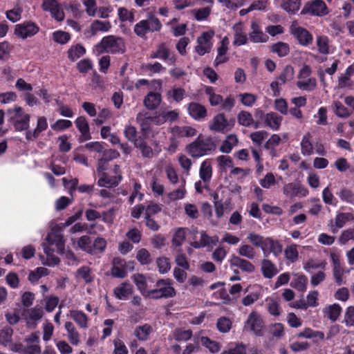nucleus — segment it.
<instances>
[{
  "label": "nucleus",
  "instance_id": "nucleus-10",
  "mask_svg": "<svg viewBox=\"0 0 354 354\" xmlns=\"http://www.w3.org/2000/svg\"><path fill=\"white\" fill-rule=\"evenodd\" d=\"M39 30V26L32 21H24L17 24L15 28V34L18 37L25 39L36 35Z\"/></svg>",
  "mask_w": 354,
  "mask_h": 354
},
{
  "label": "nucleus",
  "instance_id": "nucleus-22",
  "mask_svg": "<svg viewBox=\"0 0 354 354\" xmlns=\"http://www.w3.org/2000/svg\"><path fill=\"white\" fill-rule=\"evenodd\" d=\"M187 109L189 115L196 120L205 119L207 115L206 108L199 103H189Z\"/></svg>",
  "mask_w": 354,
  "mask_h": 354
},
{
  "label": "nucleus",
  "instance_id": "nucleus-14",
  "mask_svg": "<svg viewBox=\"0 0 354 354\" xmlns=\"http://www.w3.org/2000/svg\"><path fill=\"white\" fill-rule=\"evenodd\" d=\"M151 59H160L163 61H167L169 64H174L176 62V56L171 52L168 46L165 43H161L157 46L155 51L150 55Z\"/></svg>",
  "mask_w": 354,
  "mask_h": 354
},
{
  "label": "nucleus",
  "instance_id": "nucleus-4",
  "mask_svg": "<svg viewBox=\"0 0 354 354\" xmlns=\"http://www.w3.org/2000/svg\"><path fill=\"white\" fill-rule=\"evenodd\" d=\"M173 284L170 279H159L156 283V288L147 292V297L153 299L174 297L176 295V291Z\"/></svg>",
  "mask_w": 354,
  "mask_h": 354
},
{
  "label": "nucleus",
  "instance_id": "nucleus-40",
  "mask_svg": "<svg viewBox=\"0 0 354 354\" xmlns=\"http://www.w3.org/2000/svg\"><path fill=\"white\" fill-rule=\"evenodd\" d=\"M342 313V308L339 304H334L326 307L324 310L325 317L332 322H335Z\"/></svg>",
  "mask_w": 354,
  "mask_h": 354
},
{
  "label": "nucleus",
  "instance_id": "nucleus-15",
  "mask_svg": "<svg viewBox=\"0 0 354 354\" xmlns=\"http://www.w3.org/2000/svg\"><path fill=\"white\" fill-rule=\"evenodd\" d=\"M42 316L43 310L40 307L28 308L22 313V317L29 328H35L37 326V322L41 319Z\"/></svg>",
  "mask_w": 354,
  "mask_h": 354
},
{
  "label": "nucleus",
  "instance_id": "nucleus-51",
  "mask_svg": "<svg viewBox=\"0 0 354 354\" xmlns=\"http://www.w3.org/2000/svg\"><path fill=\"white\" fill-rule=\"evenodd\" d=\"M192 337V330H184L183 328H176L173 331V337L178 342H186L190 339Z\"/></svg>",
  "mask_w": 354,
  "mask_h": 354
},
{
  "label": "nucleus",
  "instance_id": "nucleus-11",
  "mask_svg": "<svg viewBox=\"0 0 354 354\" xmlns=\"http://www.w3.org/2000/svg\"><path fill=\"white\" fill-rule=\"evenodd\" d=\"M41 8L44 11L50 12L52 17L57 21L64 19V12L57 0H43Z\"/></svg>",
  "mask_w": 354,
  "mask_h": 354
},
{
  "label": "nucleus",
  "instance_id": "nucleus-34",
  "mask_svg": "<svg viewBox=\"0 0 354 354\" xmlns=\"http://www.w3.org/2000/svg\"><path fill=\"white\" fill-rule=\"evenodd\" d=\"M312 135L308 132L304 135L301 141V152L304 156H311L313 153V145L311 142Z\"/></svg>",
  "mask_w": 354,
  "mask_h": 354
},
{
  "label": "nucleus",
  "instance_id": "nucleus-18",
  "mask_svg": "<svg viewBox=\"0 0 354 354\" xmlns=\"http://www.w3.org/2000/svg\"><path fill=\"white\" fill-rule=\"evenodd\" d=\"M76 127L80 133L78 138L80 142L91 139L88 122L84 116H79L75 121Z\"/></svg>",
  "mask_w": 354,
  "mask_h": 354
},
{
  "label": "nucleus",
  "instance_id": "nucleus-63",
  "mask_svg": "<svg viewBox=\"0 0 354 354\" xmlns=\"http://www.w3.org/2000/svg\"><path fill=\"white\" fill-rule=\"evenodd\" d=\"M175 262L184 270L189 269V263L180 248L176 249Z\"/></svg>",
  "mask_w": 354,
  "mask_h": 354
},
{
  "label": "nucleus",
  "instance_id": "nucleus-54",
  "mask_svg": "<svg viewBox=\"0 0 354 354\" xmlns=\"http://www.w3.org/2000/svg\"><path fill=\"white\" fill-rule=\"evenodd\" d=\"M106 241L102 237L96 238L91 246V250L93 253H90V254L95 255L98 253L102 254L104 252L106 248Z\"/></svg>",
  "mask_w": 354,
  "mask_h": 354
},
{
  "label": "nucleus",
  "instance_id": "nucleus-35",
  "mask_svg": "<svg viewBox=\"0 0 354 354\" xmlns=\"http://www.w3.org/2000/svg\"><path fill=\"white\" fill-rule=\"evenodd\" d=\"M111 27L112 26L110 21L96 19L91 23L90 29L91 34L95 35L99 32H108Z\"/></svg>",
  "mask_w": 354,
  "mask_h": 354
},
{
  "label": "nucleus",
  "instance_id": "nucleus-12",
  "mask_svg": "<svg viewBox=\"0 0 354 354\" xmlns=\"http://www.w3.org/2000/svg\"><path fill=\"white\" fill-rule=\"evenodd\" d=\"M214 35L213 32H204L197 38V45L195 46V50L200 56L209 53L212 48V39Z\"/></svg>",
  "mask_w": 354,
  "mask_h": 354
},
{
  "label": "nucleus",
  "instance_id": "nucleus-2",
  "mask_svg": "<svg viewBox=\"0 0 354 354\" xmlns=\"http://www.w3.org/2000/svg\"><path fill=\"white\" fill-rule=\"evenodd\" d=\"M216 144L210 137L198 136L186 147L188 153L193 158H200L216 149Z\"/></svg>",
  "mask_w": 354,
  "mask_h": 354
},
{
  "label": "nucleus",
  "instance_id": "nucleus-61",
  "mask_svg": "<svg viewBox=\"0 0 354 354\" xmlns=\"http://www.w3.org/2000/svg\"><path fill=\"white\" fill-rule=\"evenodd\" d=\"M219 3L222 5V6L226 8L227 9L231 10H235L239 8L242 7L245 3V0H217Z\"/></svg>",
  "mask_w": 354,
  "mask_h": 354
},
{
  "label": "nucleus",
  "instance_id": "nucleus-55",
  "mask_svg": "<svg viewBox=\"0 0 354 354\" xmlns=\"http://www.w3.org/2000/svg\"><path fill=\"white\" fill-rule=\"evenodd\" d=\"M270 334L275 338L281 339L284 335V325L281 323H274L269 326Z\"/></svg>",
  "mask_w": 354,
  "mask_h": 354
},
{
  "label": "nucleus",
  "instance_id": "nucleus-44",
  "mask_svg": "<svg viewBox=\"0 0 354 354\" xmlns=\"http://www.w3.org/2000/svg\"><path fill=\"white\" fill-rule=\"evenodd\" d=\"M270 48L272 53L277 54V55L280 57H285L290 53L289 45L287 43L283 41H279L272 44Z\"/></svg>",
  "mask_w": 354,
  "mask_h": 354
},
{
  "label": "nucleus",
  "instance_id": "nucleus-49",
  "mask_svg": "<svg viewBox=\"0 0 354 354\" xmlns=\"http://www.w3.org/2000/svg\"><path fill=\"white\" fill-rule=\"evenodd\" d=\"M185 95V90L180 87L173 88L167 93L168 99L171 98L177 103L181 102L184 99Z\"/></svg>",
  "mask_w": 354,
  "mask_h": 354
},
{
  "label": "nucleus",
  "instance_id": "nucleus-5",
  "mask_svg": "<svg viewBox=\"0 0 354 354\" xmlns=\"http://www.w3.org/2000/svg\"><path fill=\"white\" fill-rule=\"evenodd\" d=\"M8 121L11 122L17 131H23L29 129L30 115L26 113L20 106L8 110Z\"/></svg>",
  "mask_w": 354,
  "mask_h": 354
},
{
  "label": "nucleus",
  "instance_id": "nucleus-17",
  "mask_svg": "<svg viewBox=\"0 0 354 354\" xmlns=\"http://www.w3.org/2000/svg\"><path fill=\"white\" fill-rule=\"evenodd\" d=\"M261 250L266 257L271 253L274 257H278L282 252L283 246L278 240L273 239L271 237H266Z\"/></svg>",
  "mask_w": 354,
  "mask_h": 354
},
{
  "label": "nucleus",
  "instance_id": "nucleus-16",
  "mask_svg": "<svg viewBox=\"0 0 354 354\" xmlns=\"http://www.w3.org/2000/svg\"><path fill=\"white\" fill-rule=\"evenodd\" d=\"M25 354H41L40 338L37 332L30 333L24 339Z\"/></svg>",
  "mask_w": 354,
  "mask_h": 354
},
{
  "label": "nucleus",
  "instance_id": "nucleus-42",
  "mask_svg": "<svg viewBox=\"0 0 354 354\" xmlns=\"http://www.w3.org/2000/svg\"><path fill=\"white\" fill-rule=\"evenodd\" d=\"M151 332L152 327L146 324L137 326L134 330V335L140 341H146Z\"/></svg>",
  "mask_w": 354,
  "mask_h": 354
},
{
  "label": "nucleus",
  "instance_id": "nucleus-36",
  "mask_svg": "<svg viewBox=\"0 0 354 354\" xmlns=\"http://www.w3.org/2000/svg\"><path fill=\"white\" fill-rule=\"evenodd\" d=\"M185 184V179L182 178L178 187L168 194V198L173 201L183 199L187 193Z\"/></svg>",
  "mask_w": 354,
  "mask_h": 354
},
{
  "label": "nucleus",
  "instance_id": "nucleus-32",
  "mask_svg": "<svg viewBox=\"0 0 354 354\" xmlns=\"http://www.w3.org/2000/svg\"><path fill=\"white\" fill-rule=\"evenodd\" d=\"M46 241L49 245H55L59 252H63L64 249V239L63 235L59 232H51L48 234Z\"/></svg>",
  "mask_w": 354,
  "mask_h": 354
},
{
  "label": "nucleus",
  "instance_id": "nucleus-3",
  "mask_svg": "<svg viewBox=\"0 0 354 354\" xmlns=\"http://www.w3.org/2000/svg\"><path fill=\"white\" fill-rule=\"evenodd\" d=\"M162 27L160 19L152 12H149L146 19L140 21L134 26L133 31L138 37L145 38L148 32H160Z\"/></svg>",
  "mask_w": 354,
  "mask_h": 354
},
{
  "label": "nucleus",
  "instance_id": "nucleus-27",
  "mask_svg": "<svg viewBox=\"0 0 354 354\" xmlns=\"http://www.w3.org/2000/svg\"><path fill=\"white\" fill-rule=\"evenodd\" d=\"M162 101L161 95L159 93L150 92L144 98L145 106L150 111L156 109Z\"/></svg>",
  "mask_w": 354,
  "mask_h": 354
},
{
  "label": "nucleus",
  "instance_id": "nucleus-39",
  "mask_svg": "<svg viewBox=\"0 0 354 354\" xmlns=\"http://www.w3.org/2000/svg\"><path fill=\"white\" fill-rule=\"evenodd\" d=\"M238 142L237 136L235 134L228 135L220 147V151L223 153H229L237 145Z\"/></svg>",
  "mask_w": 354,
  "mask_h": 354
},
{
  "label": "nucleus",
  "instance_id": "nucleus-20",
  "mask_svg": "<svg viewBox=\"0 0 354 354\" xmlns=\"http://www.w3.org/2000/svg\"><path fill=\"white\" fill-rule=\"evenodd\" d=\"M237 121L239 125L245 127L258 129L261 127V122L254 120L252 115L247 111H241L238 113Z\"/></svg>",
  "mask_w": 354,
  "mask_h": 354
},
{
  "label": "nucleus",
  "instance_id": "nucleus-21",
  "mask_svg": "<svg viewBox=\"0 0 354 354\" xmlns=\"http://www.w3.org/2000/svg\"><path fill=\"white\" fill-rule=\"evenodd\" d=\"M251 32L249 33V39L253 43H266L268 41V36L261 29L256 21L251 22Z\"/></svg>",
  "mask_w": 354,
  "mask_h": 354
},
{
  "label": "nucleus",
  "instance_id": "nucleus-8",
  "mask_svg": "<svg viewBox=\"0 0 354 354\" xmlns=\"http://www.w3.org/2000/svg\"><path fill=\"white\" fill-rule=\"evenodd\" d=\"M234 119L228 120L224 113H220L214 115L209 122V129L212 131L226 133L234 127Z\"/></svg>",
  "mask_w": 354,
  "mask_h": 354
},
{
  "label": "nucleus",
  "instance_id": "nucleus-7",
  "mask_svg": "<svg viewBox=\"0 0 354 354\" xmlns=\"http://www.w3.org/2000/svg\"><path fill=\"white\" fill-rule=\"evenodd\" d=\"M330 12V9L323 0H310L306 3L301 11V15H310L322 17Z\"/></svg>",
  "mask_w": 354,
  "mask_h": 354
},
{
  "label": "nucleus",
  "instance_id": "nucleus-64",
  "mask_svg": "<svg viewBox=\"0 0 354 354\" xmlns=\"http://www.w3.org/2000/svg\"><path fill=\"white\" fill-rule=\"evenodd\" d=\"M91 240L88 236L84 235L82 236L77 241V246L82 250L83 251L90 254L93 253L91 250Z\"/></svg>",
  "mask_w": 354,
  "mask_h": 354
},
{
  "label": "nucleus",
  "instance_id": "nucleus-45",
  "mask_svg": "<svg viewBox=\"0 0 354 354\" xmlns=\"http://www.w3.org/2000/svg\"><path fill=\"white\" fill-rule=\"evenodd\" d=\"M297 277L292 281L290 286L296 290L304 292L306 290L308 279L304 274H295Z\"/></svg>",
  "mask_w": 354,
  "mask_h": 354
},
{
  "label": "nucleus",
  "instance_id": "nucleus-52",
  "mask_svg": "<svg viewBox=\"0 0 354 354\" xmlns=\"http://www.w3.org/2000/svg\"><path fill=\"white\" fill-rule=\"evenodd\" d=\"M297 336L299 338H319L323 339L324 338V333L321 331H315L310 328H305L302 331L299 333Z\"/></svg>",
  "mask_w": 354,
  "mask_h": 354
},
{
  "label": "nucleus",
  "instance_id": "nucleus-62",
  "mask_svg": "<svg viewBox=\"0 0 354 354\" xmlns=\"http://www.w3.org/2000/svg\"><path fill=\"white\" fill-rule=\"evenodd\" d=\"M165 172L166 174L169 182L171 184L176 185L178 183H180V179L179 178L176 169L174 168L172 165H167L165 168Z\"/></svg>",
  "mask_w": 354,
  "mask_h": 354
},
{
  "label": "nucleus",
  "instance_id": "nucleus-47",
  "mask_svg": "<svg viewBox=\"0 0 354 354\" xmlns=\"http://www.w3.org/2000/svg\"><path fill=\"white\" fill-rule=\"evenodd\" d=\"M185 240V229L183 227H179L176 230V231L173 235V238L171 240L172 246L175 248V250L178 249L182 245Z\"/></svg>",
  "mask_w": 354,
  "mask_h": 354
},
{
  "label": "nucleus",
  "instance_id": "nucleus-57",
  "mask_svg": "<svg viewBox=\"0 0 354 354\" xmlns=\"http://www.w3.org/2000/svg\"><path fill=\"white\" fill-rule=\"evenodd\" d=\"M232 322L226 317H221L218 319L216 327L219 332L226 333L229 332L232 328Z\"/></svg>",
  "mask_w": 354,
  "mask_h": 354
},
{
  "label": "nucleus",
  "instance_id": "nucleus-56",
  "mask_svg": "<svg viewBox=\"0 0 354 354\" xmlns=\"http://www.w3.org/2000/svg\"><path fill=\"white\" fill-rule=\"evenodd\" d=\"M201 342L212 353H216L221 349V345L218 342L213 341L207 337H201Z\"/></svg>",
  "mask_w": 354,
  "mask_h": 354
},
{
  "label": "nucleus",
  "instance_id": "nucleus-31",
  "mask_svg": "<svg viewBox=\"0 0 354 354\" xmlns=\"http://www.w3.org/2000/svg\"><path fill=\"white\" fill-rule=\"evenodd\" d=\"M75 277L77 279H82L85 283H91L94 281L91 268L86 266L79 268L75 272Z\"/></svg>",
  "mask_w": 354,
  "mask_h": 354
},
{
  "label": "nucleus",
  "instance_id": "nucleus-29",
  "mask_svg": "<svg viewBox=\"0 0 354 354\" xmlns=\"http://www.w3.org/2000/svg\"><path fill=\"white\" fill-rule=\"evenodd\" d=\"M261 272L266 279H272L278 273L277 266L268 259H263L261 261Z\"/></svg>",
  "mask_w": 354,
  "mask_h": 354
},
{
  "label": "nucleus",
  "instance_id": "nucleus-30",
  "mask_svg": "<svg viewBox=\"0 0 354 354\" xmlns=\"http://www.w3.org/2000/svg\"><path fill=\"white\" fill-rule=\"evenodd\" d=\"M134 146L140 150L143 158L151 159L154 156L153 149L142 138H139L138 141L136 142Z\"/></svg>",
  "mask_w": 354,
  "mask_h": 354
},
{
  "label": "nucleus",
  "instance_id": "nucleus-48",
  "mask_svg": "<svg viewBox=\"0 0 354 354\" xmlns=\"http://www.w3.org/2000/svg\"><path fill=\"white\" fill-rule=\"evenodd\" d=\"M85 53V48L80 44L71 46L67 52L68 57L72 62L75 61L76 59L84 55Z\"/></svg>",
  "mask_w": 354,
  "mask_h": 354
},
{
  "label": "nucleus",
  "instance_id": "nucleus-24",
  "mask_svg": "<svg viewBox=\"0 0 354 354\" xmlns=\"http://www.w3.org/2000/svg\"><path fill=\"white\" fill-rule=\"evenodd\" d=\"M230 263L232 266L237 267L242 271L249 273L253 272L255 270L254 266L251 262L235 255L232 256Z\"/></svg>",
  "mask_w": 354,
  "mask_h": 354
},
{
  "label": "nucleus",
  "instance_id": "nucleus-50",
  "mask_svg": "<svg viewBox=\"0 0 354 354\" xmlns=\"http://www.w3.org/2000/svg\"><path fill=\"white\" fill-rule=\"evenodd\" d=\"M284 255L285 258L290 262H296L299 259L297 245L296 244L288 245L284 250Z\"/></svg>",
  "mask_w": 354,
  "mask_h": 354
},
{
  "label": "nucleus",
  "instance_id": "nucleus-9",
  "mask_svg": "<svg viewBox=\"0 0 354 354\" xmlns=\"http://www.w3.org/2000/svg\"><path fill=\"white\" fill-rule=\"evenodd\" d=\"M265 324L261 317L256 311H252L244 324V330L252 332L257 336H263Z\"/></svg>",
  "mask_w": 354,
  "mask_h": 354
},
{
  "label": "nucleus",
  "instance_id": "nucleus-43",
  "mask_svg": "<svg viewBox=\"0 0 354 354\" xmlns=\"http://www.w3.org/2000/svg\"><path fill=\"white\" fill-rule=\"evenodd\" d=\"M71 318L79 325L80 328H88V317L82 311L71 310L70 312Z\"/></svg>",
  "mask_w": 354,
  "mask_h": 354
},
{
  "label": "nucleus",
  "instance_id": "nucleus-38",
  "mask_svg": "<svg viewBox=\"0 0 354 354\" xmlns=\"http://www.w3.org/2000/svg\"><path fill=\"white\" fill-rule=\"evenodd\" d=\"M65 329L68 333V339L69 342L77 346L79 344L80 339V334L76 330L73 324L71 322H66L64 324Z\"/></svg>",
  "mask_w": 354,
  "mask_h": 354
},
{
  "label": "nucleus",
  "instance_id": "nucleus-58",
  "mask_svg": "<svg viewBox=\"0 0 354 354\" xmlns=\"http://www.w3.org/2000/svg\"><path fill=\"white\" fill-rule=\"evenodd\" d=\"M238 253L248 259H253L256 256L254 248L248 244H242L238 249Z\"/></svg>",
  "mask_w": 354,
  "mask_h": 354
},
{
  "label": "nucleus",
  "instance_id": "nucleus-60",
  "mask_svg": "<svg viewBox=\"0 0 354 354\" xmlns=\"http://www.w3.org/2000/svg\"><path fill=\"white\" fill-rule=\"evenodd\" d=\"M353 216L351 213H338L335 218V223L337 228H342L346 222L352 221Z\"/></svg>",
  "mask_w": 354,
  "mask_h": 354
},
{
  "label": "nucleus",
  "instance_id": "nucleus-13",
  "mask_svg": "<svg viewBox=\"0 0 354 354\" xmlns=\"http://www.w3.org/2000/svg\"><path fill=\"white\" fill-rule=\"evenodd\" d=\"M290 32L291 34L297 39L300 45L307 46L313 43V35L306 28L292 24L290 27Z\"/></svg>",
  "mask_w": 354,
  "mask_h": 354
},
{
  "label": "nucleus",
  "instance_id": "nucleus-37",
  "mask_svg": "<svg viewBox=\"0 0 354 354\" xmlns=\"http://www.w3.org/2000/svg\"><path fill=\"white\" fill-rule=\"evenodd\" d=\"M300 0H281V8L290 15H295L301 7Z\"/></svg>",
  "mask_w": 354,
  "mask_h": 354
},
{
  "label": "nucleus",
  "instance_id": "nucleus-25",
  "mask_svg": "<svg viewBox=\"0 0 354 354\" xmlns=\"http://www.w3.org/2000/svg\"><path fill=\"white\" fill-rule=\"evenodd\" d=\"M283 118L277 113L271 111L266 113L264 126L273 131H277L280 129Z\"/></svg>",
  "mask_w": 354,
  "mask_h": 354
},
{
  "label": "nucleus",
  "instance_id": "nucleus-53",
  "mask_svg": "<svg viewBox=\"0 0 354 354\" xmlns=\"http://www.w3.org/2000/svg\"><path fill=\"white\" fill-rule=\"evenodd\" d=\"M294 68L290 65L286 66L282 72L277 77L280 83L285 84L287 82H290L294 78Z\"/></svg>",
  "mask_w": 354,
  "mask_h": 354
},
{
  "label": "nucleus",
  "instance_id": "nucleus-28",
  "mask_svg": "<svg viewBox=\"0 0 354 354\" xmlns=\"http://www.w3.org/2000/svg\"><path fill=\"white\" fill-rule=\"evenodd\" d=\"M133 291L131 284L124 282L120 286L115 287L113 290V294L118 299H126L132 295Z\"/></svg>",
  "mask_w": 354,
  "mask_h": 354
},
{
  "label": "nucleus",
  "instance_id": "nucleus-41",
  "mask_svg": "<svg viewBox=\"0 0 354 354\" xmlns=\"http://www.w3.org/2000/svg\"><path fill=\"white\" fill-rule=\"evenodd\" d=\"M199 176L203 183H208L212 176V168L210 162L203 161L200 167Z\"/></svg>",
  "mask_w": 354,
  "mask_h": 354
},
{
  "label": "nucleus",
  "instance_id": "nucleus-26",
  "mask_svg": "<svg viewBox=\"0 0 354 354\" xmlns=\"http://www.w3.org/2000/svg\"><path fill=\"white\" fill-rule=\"evenodd\" d=\"M171 133L174 138L194 137L197 131L191 126H174L171 128Z\"/></svg>",
  "mask_w": 354,
  "mask_h": 354
},
{
  "label": "nucleus",
  "instance_id": "nucleus-23",
  "mask_svg": "<svg viewBox=\"0 0 354 354\" xmlns=\"http://www.w3.org/2000/svg\"><path fill=\"white\" fill-rule=\"evenodd\" d=\"M122 179V176H110L106 172L100 174V177L97 181L99 187H105L112 188L117 187Z\"/></svg>",
  "mask_w": 354,
  "mask_h": 354
},
{
  "label": "nucleus",
  "instance_id": "nucleus-6",
  "mask_svg": "<svg viewBox=\"0 0 354 354\" xmlns=\"http://www.w3.org/2000/svg\"><path fill=\"white\" fill-rule=\"evenodd\" d=\"M214 199L215 214L218 218L223 216L225 207L230 204V198L228 197V192L226 189L221 185L214 192L211 193Z\"/></svg>",
  "mask_w": 354,
  "mask_h": 354
},
{
  "label": "nucleus",
  "instance_id": "nucleus-33",
  "mask_svg": "<svg viewBox=\"0 0 354 354\" xmlns=\"http://www.w3.org/2000/svg\"><path fill=\"white\" fill-rule=\"evenodd\" d=\"M232 29L235 32L233 44L238 46L246 44L249 38L247 37L246 34L243 31L241 24H234Z\"/></svg>",
  "mask_w": 354,
  "mask_h": 354
},
{
  "label": "nucleus",
  "instance_id": "nucleus-59",
  "mask_svg": "<svg viewBox=\"0 0 354 354\" xmlns=\"http://www.w3.org/2000/svg\"><path fill=\"white\" fill-rule=\"evenodd\" d=\"M238 96L241 104L248 107L252 106L257 100V95L250 93H240Z\"/></svg>",
  "mask_w": 354,
  "mask_h": 354
},
{
  "label": "nucleus",
  "instance_id": "nucleus-46",
  "mask_svg": "<svg viewBox=\"0 0 354 354\" xmlns=\"http://www.w3.org/2000/svg\"><path fill=\"white\" fill-rule=\"evenodd\" d=\"M297 86L304 91H312L317 87V80L315 77H309L302 80H298Z\"/></svg>",
  "mask_w": 354,
  "mask_h": 354
},
{
  "label": "nucleus",
  "instance_id": "nucleus-19",
  "mask_svg": "<svg viewBox=\"0 0 354 354\" xmlns=\"http://www.w3.org/2000/svg\"><path fill=\"white\" fill-rule=\"evenodd\" d=\"M126 261L120 257H114L112 261L111 274L115 278H124L127 274Z\"/></svg>",
  "mask_w": 354,
  "mask_h": 354
},
{
  "label": "nucleus",
  "instance_id": "nucleus-1",
  "mask_svg": "<svg viewBox=\"0 0 354 354\" xmlns=\"http://www.w3.org/2000/svg\"><path fill=\"white\" fill-rule=\"evenodd\" d=\"M94 50L97 55L107 53L111 55H122L127 51V45L123 37L110 35L104 37L95 46Z\"/></svg>",
  "mask_w": 354,
  "mask_h": 354
}]
</instances>
